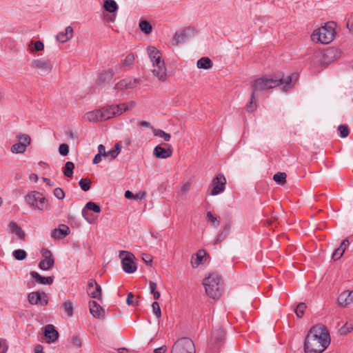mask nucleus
Wrapping results in <instances>:
<instances>
[{
	"mask_svg": "<svg viewBox=\"0 0 353 353\" xmlns=\"http://www.w3.org/2000/svg\"><path fill=\"white\" fill-rule=\"evenodd\" d=\"M119 257L121 258V264L125 272L131 274L137 270V266L133 259L134 256L128 251H120Z\"/></svg>",
	"mask_w": 353,
	"mask_h": 353,
	"instance_id": "9",
	"label": "nucleus"
},
{
	"mask_svg": "<svg viewBox=\"0 0 353 353\" xmlns=\"http://www.w3.org/2000/svg\"><path fill=\"white\" fill-rule=\"evenodd\" d=\"M81 214H82V216L89 223H92L94 221V219L91 216L89 211L88 210L87 208H85V207L83 208L82 210V212H81Z\"/></svg>",
	"mask_w": 353,
	"mask_h": 353,
	"instance_id": "49",
	"label": "nucleus"
},
{
	"mask_svg": "<svg viewBox=\"0 0 353 353\" xmlns=\"http://www.w3.org/2000/svg\"><path fill=\"white\" fill-rule=\"evenodd\" d=\"M152 132L154 136L162 137L165 141H169L171 136L162 130L152 128Z\"/></svg>",
	"mask_w": 353,
	"mask_h": 353,
	"instance_id": "35",
	"label": "nucleus"
},
{
	"mask_svg": "<svg viewBox=\"0 0 353 353\" xmlns=\"http://www.w3.org/2000/svg\"><path fill=\"white\" fill-rule=\"evenodd\" d=\"M226 179L223 174H219L212 181L213 188L211 192V195L215 196L225 190Z\"/></svg>",
	"mask_w": 353,
	"mask_h": 353,
	"instance_id": "13",
	"label": "nucleus"
},
{
	"mask_svg": "<svg viewBox=\"0 0 353 353\" xmlns=\"http://www.w3.org/2000/svg\"><path fill=\"white\" fill-rule=\"evenodd\" d=\"M185 31L181 32L180 33H176L174 37V39H173L174 44L178 45V44L182 43L183 41V40L185 39Z\"/></svg>",
	"mask_w": 353,
	"mask_h": 353,
	"instance_id": "44",
	"label": "nucleus"
},
{
	"mask_svg": "<svg viewBox=\"0 0 353 353\" xmlns=\"http://www.w3.org/2000/svg\"><path fill=\"white\" fill-rule=\"evenodd\" d=\"M167 351V346L162 345L154 350V353H165Z\"/></svg>",
	"mask_w": 353,
	"mask_h": 353,
	"instance_id": "59",
	"label": "nucleus"
},
{
	"mask_svg": "<svg viewBox=\"0 0 353 353\" xmlns=\"http://www.w3.org/2000/svg\"><path fill=\"white\" fill-rule=\"evenodd\" d=\"M335 51L336 50L332 48L327 49V50H325L323 55L324 59H325L326 58H329L330 60L328 61H332L335 58Z\"/></svg>",
	"mask_w": 353,
	"mask_h": 353,
	"instance_id": "45",
	"label": "nucleus"
},
{
	"mask_svg": "<svg viewBox=\"0 0 353 353\" xmlns=\"http://www.w3.org/2000/svg\"><path fill=\"white\" fill-rule=\"evenodd\" d=\"M101 114V110L90 111L85 114V118L89 121H103Z\"/></svg>",
	"mask_w": 353,
	"mask_h": 353,
	"instance_id": "27",
	"label": "nucleus"
},
{
	"mask_svg": "<svg viewBox=\"0 0 353 353\" xmlns=\"http://www.w3.org/2000/svg\"><path fill=\"white\" fill-rule=\"evenodd\" d=\"M338 130L340 132V136L342 138L347 137L349 134V129L347 125H340L338 127Z\"/></svg>",
	"mask_w": 353,
	"mask_h": 353,
	"instance_id": "47",
	"label": "nucleus"
},
{
	"mask_svg": "<svg viewBox=\"0 0 353 353\" xmlns=\"http://www.w3.org/2000/svg\"><path fill=\"white\" fill-rule=\"evenodd\" d=\"M17 137L19 142L11 146L10 151L13 154H23L31 143L30 137L26 134H20Z\"/></svg>",
	"mask_w": 353,
	"mask_h": 353,
	"instance_id": "10",
	"label": "nucleus"
},
{
	"mask_svg": "<svg viewBox=\"0 0 353 353\" xmlns=\"http://www.w3.org/2000/svg\"><path fill=\"white\" fill-rule=\"evenodd\" d=\"M115 108H116L117 115H120L123 112L128 111V108H127L125 103L115 105Z\"/></svg>",
	"mask_w": 353,
	"mask_h": 353,
	"instance_id": "52",
	"label": "nucleus"
},
{
	"mask_svg": "<svg viewBox=\"0 0 353 353\" xmlns=\"http://www.w3.org/2000/svg\"><path fill=\"white\" fill-rule=\"evenodd\" d=\"M59 152L62 156L68 155L69 152V146L66 143H62L59 145Z\"/></svg>",
	"mask_w": 353,
	"mask_h": 353,
	"instance_id": "50",
	"label": "nucleus"
},
{
	"mask_svg": "<svg viewBox=\"0 0 353 353\" xmlns=\"http://www.w3.org/2000/svg\"><path fill=\"white\" fill-rule=\"evenodd\" d=\"M330 343L328 330L323 325H316L310 330L304 343L305 353H321Z\"/></svg>",
	"mask_w": 353,
	"mask_h": 353,
	"instance_id": "2",
	"label": "nucleus"
},
{
	"mask_svg": "<svg viewBox=\"0 0 353 353\" xmlns=\"http://www.w3.org/2000/svg\"><path fill=\"white\" fill-rule=\"evenodd\" d=\"M70 233V228L64 224H61L58 228L52 231L51 236L54 239H61Z\"/></svg>",
	"mask_w": 353,
	"mask_h": 353,
	"instance_id": "19",
	"label": "nucleus"
},
{
	"mask_svg": "<svg viewBox=\"0 0 353 353\" xmlns=\"http://www.w3.org/2000/svg\"><path fill=\"white\" fill-rule=\"evenodd\" d=\"M72 37L73 29L71 26H68L63 32H61L57 35L56 39L59 42L65 43L70 40Z\"/></svg>",
	"mask_w": 353,
	"mask_h": 353,
	"instance_id": "21",
	"label": "nucleus"
},
{
	"mask_svg": "<svg viewBox=\"0 0 353 353\" xmlns=\"http://www.w3.org/2000/svg\"><path fill=\"white\" fill-rule=\"evenodd\" d=\"M30 275L39 284L51 285L53 283L52 276H43L40 275L38 272L34 271L31 272Z\"/></svg>",
	"mask_w": 353,
	"mask_h": 353,
	"instance_id": "23",
	"label": "nucleus"
},
{
	"mask_svg": "<svg viewBox=\"0 0 353 353\" xmlns=\"http://www.w3.org/2000/svg\"><path fill=\"white\" fill-rule=\"evenodd\" d=\"M190 182H187V183H184L181 187V191L183 192H187L190 190Z\"/></svg>",
	"mask_w": 353,
	"mask_h": 353,
	"instance_id": "63",
	"label": "nucleus"
},
{
	"mask_svg": "<svg viewBox=\"0 0 353 353\" xmlns=\"http://www.w3.org/2000/svg\"><path fill=\"white\" fill-rule=\"evenodd\" d=\"M338 304L343 307H346L353 302V290L348 292L344 291L341 293L337 299Z\"/></svg>",
	"mask_w": 353,
	"mask_h": 353,
	"instance_id": "18",
	"label": "nucleus"
},
{
	"mask_svg": "<svg viewBox=\"0 0 353 353\" xmlns=\"http://www.w3.org/2000/svg\"><path fill=\"white\" fill-rule=\"evenodd\" d=\"M147 53L152 64V74L159 81L164 82L167 79V69L162 59L161 52L154 46H148Z\"/></svg>",
	"mask_w": 353,
	"mask_h": 353,
	"instance_id": "3",
	"label": "nucleus"
},
{
	"mask_svg": "<svg viewBox=\"0 0 353 353\" xmlns=\"http://www.w3.org/2000/svg\"><path fill=\"white\" fill-rule=\"evenodd\" d=\"M306 305L304 303H300L295 309V313L299 318H301L306 309Z\"/></svg>",
	"mask_w": 353,
	"mask_h": 353,
	"instance_id": "42",
	"label": "nucleus"
},
{
	"mask_svg": "<svg viewBox=\"0 0 353 353\" xmlns=\"http://www.w3.org/2000/svg\"><path fill=\"white\" fill-rule=\"evenodd\" d=\"M286 174L285 172H278L273 176L274 181L279 185H283L285 183Z\"/></svg>",
	"mask_w": 353,
	"mask_h": 353,
	"instance_id": "37",
	"label": "nucleus"
},
{
	"mask_svg": "<svg viewBox=\"0 0 353 353\" xmlns=\"http://www.w3.org/2000/svg\"><path fill=\"white\" fill-rule=\"evenodd\" d=\"M224 335L225 333L223 329L221 327H219L213 330L212 334V339L214 340V343H217L223 340Z\"/></svg>",
	"mask_w": 353,
	"mask_h": 353,
	"instance_id": "28",
	"label": "nucleus"
},
{
	"mask_svg": "<svg viewBox=\"0 0 353 353\" xmlns=\"http://www.w3.org/2000/svg\"><path fill=\"white\" fill-rule=\"evenodd\" d=\"M9 232L15 234L21 239H24L25 238V232L14 221H11L9 223Z\"/></svg>",
	"mask_w": 353,
	"mask_h": 353,
	"instance_id": "26",
	"label": "nucleus"
},
{
	"mask_svg": "<svg viewBox=\"0 0 353 353\" xmlns=\"http://www.w3.org/2000/svg\"><path fill=\"white\" fill-rule=\"evenodd\" d=\"M74 168V165L71 161H67L65 164V166L63 168V172L66 177H72L73 175V170Z\"/></svg>",
	"mask_w": 353,
	"mask_h": 353,
	"instance_id": "32",
	"label": "nucleus"
},
{
	"mask_svg": "<svg viewBox=\"0 0 353 353\" xmlns=\"http://www.w3.org/2000/svg\"><path fill=\"white\" fill-rule=\"evenodd\" d=\"M42 254L44 259L40 261L39 267L43 270H48L53 267L54 263L52 252L47 249H44L42 251Z\"/></svg>",
	"mask_w": 353,
	"mask_h": 353,
	"instance_id": "14",
	"label": "nucleus"
},
{
	"mask_svg": "<svg viewBox=\"0 0 353 353\" xmlns=\"http://www.w3.org/2000/svg\"><path fill=\"white\" fill-rule=\"evenodd\" d=\"M54 195L55 197L60 200L63 199L65 196L64 192L60 188H57L54 190Z\"/></svg>",
	"mask_w": 353,
	"mask_h": 353,
	"instance_id": "51",
	"label": "nucleus"
},
{
	"mask_svg": "<svg viewBox=\"0 0 353 353\" xmlns=\"http://www.w3.org/2000/svg\"><path fill=\"white\" fill-rule=\"evenodd\" d=\"M353 330V322L346 323L339 330L341 335H345Z\"/></svg>",
	"mask_w": 353,
	"mask_h": 353,
	"instance_id": "41",
	"label": "nucleus"
},
{
	"mask_svg": "<svg viewBox=\"0 0 353 353\" xmlns=\"http://www.w3.org/2000/svg\"><path fill=\"white\" fill-rule=\"evenodd\" d=\"M28 301L32 305L40 304L45 306L48 303V295L46 292H32L28 294Z\"/></svg>",
	"mask_w": 353,
	"mask_h": 353,
	"instance_id": "11",
	"label": "nucleus"
},
{
	"mask_svg": "<svg viewBox=\"0 0 353 353\" xmlns=\"http://www.w3.org/2000/svg\"><path fill=\"white\" fill-rule=\"evenodd\" d=\"M61 307L63 310V311L66 313L67 316L68 317H72L73 315V303L72 301L70 300H66L64 302H63L61 305Z\"/></svg>",
	"mask_w": 353,
	"mask_h": 353,
	"instance_id": "30",
	"label": "nucleus"
},
{
	"mask_svg": "<svg viewBox=\"0 0 353 353\" xmlns=\"http://www.w3.org/2000/svg\"><path fill=\"white\" fill-rule=\"evenodd\" d=\"M89 308L90 314L94 317L101 319L104 317L105 312L101 306L95 301H90L89 302Z\"/></svg>",
	"mask_w": 353,
	"mask_h": 353,
	"instance_id": "16",
	"label": "nucleus"
},
{
	"mask_svg": "<svg viewBox=\"0 0 353 353\" xmlns=\"http://www.w3.org/2000/svg\"><path fill=\"white\" fill-rule=\"evenodd\" d=\"M103 8L107 12L111 13H113L118 10V6L114 0H105Z\"/></svg>",
	"mask_w": 353,
	"mask_h": 353,
	"instance_id": "31",
	"label": "nucleus"
},
{
	"mask_svg": "<svg viewBox=\"0 0 353 353\" xmlns=\"http://www.w3.org/2000/svg\"><path fill=\"white\" fill-rule=\"evenodd\" d=\"M71 343L73 346H75L77 348L81 346V340L77 336H72L71 338Z\"/></svg>",
	"mask_w": 353,
	"mask_h": 353,
	"instance_id": "53",
	"label": "nucleus"
},
{
	"mask_svg": "<svg viewBox=\"0 0 353 353\" xmlns=\"http://www.w3.org/2000/svg\"><path fill=\"white\" fill-rule=\"evenodd\" d=\"M336 23L330 21L325 23L324 26L315 29L312 35L311 39L315 43H321L322 44H328L331 43L336 34Z\"/></svg>",
	"mask_w": 353,
	"mask_h": 353,
	"instance_id": "4",
	"label": "nucleus"
},
{
	"mask_svg": "<svg viewBox=\"0 0 353 353\" xmlns=\"http://www.w3.org/2000/svg\"><path fill=\"white\" fill-rule=\"evenodd\" d=\"M102 119L108 120L117 115L115 105H109L101 109Z\"/></svg>",
	"mask_w": 353,
	"mask_h": 353,
	"instance_id": "24",
	"label": "nucleus"
},
{
	"mask_svg": "<svg viewBox=\"0 0 353 353\" xmlns=\"http://www.w3.org/2000/svg\"><path fill=\"white\" fill-rule=\"evenodd\" d=\"M297 75L295 74L288 76L284 79L282 73L278 74L275 77H263L256 79L252 84V92L251 94V101L247 104L246 109L248 112H253L256 110V105L254 103L255 99V93L265 90L272 89L281 85H284L283 90L287 91L292 88V81L293 79H296Z\"/></svg>",
	"mask_w": 353,
	"mask_h": 353,
	"instance_id": "1",
	"label": "nucleus"
},
{
	"mask_svg": "<svg viewBox=\"0 0 353 353\" xmlns=\"http://www.w3.org/2000/svg\"><path fill=\"white\" fill-rule=\"evenodd\" d=\"M347 28L353 32V18H350L347 21Z\"/></svg>",
	"mask_w": 353,
	"mask_h": 353,
	"instance_id": "64",
	"label": "nucleus"
},
{
	"mask_svg": "<svg viewBox=\"0 0 353 353\" xmlns=\"http://www.w3.org/2000/svg\"><path fill=\"white\" fill-rule=\"evenodd\" d=\"M108 156H110L111 159H115L119 153L114 150V148H112L111 150H110L108 152Z\"/></svg>",
	"mask_w": 353,
	"mask_h": 353,
	"instance_id": "60",
	"label": "nucleus"
},
{
	"mask_svg": "<svg viewBox=\"0 0 353 353\" xmlns=\"http://www.w3.org/2000/svg\"><path fill=\"white\" fill-rule=\"evenodd\" d=\"M227 234H228V231H226V230L220 233L219 234V236H217L216 239L215 240V243H219L221 242L222 241H223L225 239Z\"/></svg>",
	"mask_w": 353,
	"mask_h": 353,
	"instance_id": "55",
	"label": "nucleus"
},
{
	"mask_svg": "<svg viewBox=\"0 0 353 353\" xmlns=\"http://www.w3.org/2000/svg\"><path fill=\"white\" fill-rule=\"evenodd\" d=\"M206 294L212 299H218L221 294V279L215 273L209 274L203 280Z\"/></svg>",
	"mask_w": 353,
	"mask_h": 353,
	"instance_id": "5",
	"label": "nucleus"
},
{
	"mask_svg": "<svg viewBox=\"0 0 353 353\" xmlns=\"http://www.w3.org/2000/svg\"><path fill=\"white\" fill-rule=\"evenodd\" d=\"M142 259L148 265H150L152 262V257L148 254H143L142 256Z\"/></svg>",
	"mask_w": 353,
	"mask_h": 353,
	"instance_id": "56",
	"label": "nucleus"
},
{
	"mask_svg": "<svg viewBox=\"0 0 353 353\" xmlns=\"http://www.w3.org/2000/svg\"><path fill=\"white\" fill-rule=\"evenodd\" d=\"M91 183V180L88 178L81 179L79 182V185L81 190L85 192L88 191L90 189Z\"/></svg>",
	"mask_w": 353,
	"mask_h": 353,
	"instance_id": "38",
	"label": "nucleus"
},
{
	"mask_svg": "<svg viewBox=\"0 0 353 353\" xmlns=\"http://www.w3.org/2000/svg\"><path fill=\"white\" fill-rule=\"evenodd\" d=\"M152 312L154 314V315L157 318L161 317V308H160L159 303L156 302V301L153 302L152 304Z\"/></svg>",
	"mask_w": 353,
	"mask_h": 353,
	"instance_id": "48",
	"label": "nucleus"
},
{
	"mask_svg": "<svg viewBox=\"0 0 353 353\" xmlns=\"http://www.w3.org/2000/svg\"><path fill=\"white\" fill-rule=\"evenodd\" d=\"M133 300H134V295H133V294L132 292H129L128 294V296H127L126 303L128 305H132L133 304Z\"/></svg>",
	"mask_w": 353,
	"mask_h": 353,
	"instance_id": "61",
	"label": "nucleus"
},
{
	"mask_svg": "<svg viewBox=\"0 0 353 353\" xmlns=\"http://www.w3.org/2000/svg\"><path fill=\"white\" fill-rule=\"evenodd\" d=\"M13 256L19 261L24 260L27 257V253L25 250L18 249L12 252Z\"/></svg>",
	"mask_w": 353,
	"mask_h": 353,
	"instance_id": "40",
	"label": "nucleus"
},
{
	"mask_svg": "<svg viewBox=\"0 0 353 353\" xmlns=\"http://www.w3.org/2000/svg\"><path fill=\"white\" fill-rule=\"evenodd\" d=\"M146 196V192L142 191L134 194V199L137 201H141L145 199Z\"/></svg>",
	"mask_w": 353,
	"mask_h": 353,
	"instance_id": "54",
	"label": "nucleus"
},
{
	"mask_svg": "<svg viewBox=\"0 0 353 353\" xmlns=\"http://www.w3.org/2000/svg\"><path fill=\"white\" fill-rule=\"evenodd\" d=\"M171 353H195L194 344L190 338L179 339L173 345Z\"/></svg>",
	"mask_w": 353,
	"mask_h": 353,
	"instance_id": "8",
	"label": "nucleus"
},
{
	"mask_svg": "<svg viewBox=\"0 0 353 353\" xmlns=\"http://www.w3.org/2000/svg\"><path fill=\"white\" fill-rule=\"evenodd\" d=\"M27 204L34 210L43 211L47 210V203L45 196L39 192L31 191L25 196Z\"/></svg>",
	"mask_w": 353,
	"mask_h": 353,
	"instance_id": "6",
	"label": "nucleus"
},
{
	"mask_svg": "<svg viewBox=\"0 0 353 353\" xmlns=\"http://www.w3.org/2000/svg\"><path fill=\"white\" fill-rule=\"evenodd\" d=\"M196 66L200 69L208 70L212 67V62L208 57H202L197 61Z\"/></svg>",
	"mask_w": 353,
	"mask_h": 353,
	"instance_id": "29",
	"label": "nucleus"
},
{
	"mask_svg": "<svg viewBox=\"0 0 353 353\" xmlns=\"http://www.w3.org/2000/svg\"><path fill=\"white\" fill-rule=\"evenodd\" d=\"M85 208H87L88 211H93L96 213H99L101 212L100 205L92 201L88 202L85 204Z\"/></svg>",
	"mask_w": 353,
	"mask_h": 353,
	"instance_id": "39",
	"label": "nucleus"
},
{
	"mask_svg": "<svg viewBox=\"0 0 353 353\" xmlns=\"http://www.w3.org/2000/svg\"><path fill=\"white\" fill-rule=\"evenodd\" d=\"M206 252L204 250H199L195 254V256H192L191 264L194 268H197L200 264L203 263L204 256Z\"/></svg>",
	"mask_w": 353,
	"mask_h": 353,
	"instance_id": "25",
	"label": "nucleus"
},
{
	"mask_svg": "<svg viewBox=\"0 0 353 353\" xmlns=\"http://www.w3.org/2000/svg\"><path fill=\"white\" fill-rule=\"evenodd\" d=\"M342 247H343V245H340L334 252V253L332 254V259L334 260H335V261L338 260L343 255L344 249H342Z\"/></svg>",
	"mask_w": 353,
	"mask_h": 353,
	"instance_id": "46",
	"label": "nucleus"
},
{
	"mask_svg": "<svg viewBox=\"0 0 353 353\" xmlns=\"http://www.w3.org/2000/svg\"><path fill=\"white\" fill-rule=\"evenodd\" d=\"M115 73H117L115 72V66L110 70L102 72L97 79V83L99 85L108 83L112 80Z\"/></svg>",
	"mask_w": 353,
	"mask_h": 353,
	"instance_id": "17",
	"label": "nucleus"
},
{
	"mask_svg": "<svg viewBox=\"0 0 353 353\" xmlns=\"http://www.w3.org/2000/svg\"><path fill=\"white\" fill-rule=\"evenodd\" d=\"M208 221L211 222V225L214 228H217L219 225V221L217 218L214 216L211 212H208L206 214Z\"/></svg>",
	"mask_w": 353,
	"mask_h": 353,
	"instance_id": "43",
	"label": "nucleus"
},
{
	"mask_svg": "<svg viewBox=\"0 0 353 353\" xmlns=\"http://www.w3.org/2000/svg\"><path fill=\"white\" fill-rule=\"evenodd\" d=\"M153 154L159 159H167L172 156V150L170 147L165 148L161 145H157L154 148Z\"/></svg>",
	"mask_w": 353,
	"mask_h": 353,
	"instance_id": "20",
	"label": "nucleus"
},
{
	"mask_svg": "<svg viewBox=\"0 0 353 353\" xmlns=\"http://www.w3.org/2000/svg\"><path fill=\"white\" fill-rule=\"evenodd\" d=\"M139 28L145 34H150L152 32V28L151 24L147 21H141L139 23Z\"/></svg>",
	"mask_w": 353,
	"mask_h": 353,
	"instance_id": "36",
	"label": "nucleus"
},
{
	"mask_svg": "<svg viewBox=\"0 0 353 353\" xmlns=\"http://www.w3.org/2000/svg\"><path fill=\"white\" fill-rule=\"evenodd\" d=\"M140 80L137 78L128 77L119 81L114 85L117 90L123 91L125 90L133 89L140 83Z\"/></svg>",
	"mask_w": 353,
	"mask_h": 353,
	"instance_id": "12",
	"label": "nucleus"
},
{
	"mask_svg": "<svg viewBox=\"0 0 353 353\" xmlns=\"http://www.w3.org/2000/svg\"><path fill=\"white\" fill-rule=\"evenodd\" d=\"M30 67L38 74L45 76L51 72L53 64L49 59L40 58L34 59L30 63Z\"/></svg>",
	"mask_w": 353,
	"mask_h": 353,
	"instance_id": "7",
	"label": "nucleus"
},
{
	"mask_svg": "<svg viewBox=\"0 0 353 353\" xmlns=\"http://www.w3.org/2000/svg\"><path fill=\"white\" fill-rule=\"evenodd\" d=\"M29 48L31 52L41 51L44 48V45L41 41H37L35 42L32 41L29 44Z\"/></svg>",
	"mask_w": 353,
	"mask_h": 353,
	"instance_id": "34",
	"label": "nucleus"
},
{
	"mask_svg": "<svg viewBox=\"0 0 353 353\" xmlns=\"http://www.w3.org/2000/svg\"><path fill=\"white\" fill-rule=\"evenodd\" d=\"M157 283L155 282H153V281H150L149 283V288H150V293H153L154 292H156V289H157Z\"/></svg>",
	"mask_w": 353,
	"mask_h": 353,
	"instance_id": "62",
	"label": "nucleus"
},
{
	"mask_svg": "<svg viewBox=\"0 0 353 353\" xmlns=\"http://www.w3.org/2000/svg\"><path fill=\"white\" fill-rule=\"evenodd\" d=\"M97 282L94 279H91L88 282L87 292L88 290H92L93 288L96 287Z\"/></svg>",
	"mask_w": 353,
	"mask_h": 353,
	"instance_id": "58",
	"label": "nucleus"
},
{
	"mask_svg": "<svg viewBox=\"0 0 353 353\" xmlns=\"http://www.w3.org/2000/svg\"><path fill=\"white\" fill-rule=\"evenodd\" d=\"M88 294L90 296L96 299H101V288L99 285L96 284V287L92 290H88Z\"/></svg>",
	"mask_w": 353,
	"mask_h": 353,
	"instance_id": "33",
	"label": "nucleus"
},
{
	"mask_svg": "<svg viewBox=\"0 0 353 353\" xmlns=\"http://www.w3.org/2000/svg\"><path fill=\"white\" fill-rule=\"evenodd\" d=\"M98 151H99V153L98 154H100L101 156H103V157H107L108 156V154L105 151V148L103 145L102 144H100L99 146H98Z\"/></svg>",
	"mask_w": 353,
	"mask_h": 353,
	"instance_id": "57",
	"label": "nucleus"
},
{
	"mask_svg": "<svg viewBox=\"0 0 353 353\" xmlns=\"http://www.w3.org/2000/svg\"><path fill=\"white\" fill-rule=\"evenodd\" d=\"M134 61V56L133 54H128L121 64L115 65V72H120L123 69L130 67L132 65Z\"/></svg>",
	"mask_w": 353,
	"mask_h": 353,
	"instance_id": "22",
	"label": "nucleus"
},
{
	"mask_svg": "<svg viewBox=\"0 0 353 353\" xmlns=\"http://www.w3.org/2000/svg\"><path fill=\"white\" fill-rule=\"evenodd\" d=\"M44 335L48 340V343H50L57 341L59 332L53 325L48 324L44 327Z\"/></svg>",
	"mask_w": 353,
	"mask_h": 353,
	"instance_id": "15",
	"label": "nucleus"
}]
</instances>
